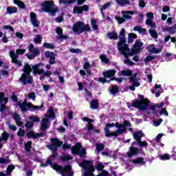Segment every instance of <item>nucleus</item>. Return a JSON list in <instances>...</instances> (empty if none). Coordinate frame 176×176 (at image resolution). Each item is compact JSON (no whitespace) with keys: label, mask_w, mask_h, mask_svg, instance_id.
<instances>
[{"label":"nucleus","mask_w":176,"mask_h":176,"mask_svg":"<svg viewBox=\"0 0 176 176\" xmlns=\"http://www.w3.org/2000/svg\"><path fill=\"white\" fill-rule=\"evenodd\" d=\"M137 76L135 74L130 77V82H131L132 85L129 87V90H131V91H134L135 90V87H139L140 86V81H138V79H137L135 77Z\"/></svg>","instance_id":"dca6fc26"},{"label":"nucleus","mask_w":176,"mask_h":176,"mask_svg":"<svg viewBox=\"0 0 176 176\" xmlns=\"http://www.w3.org/2000/svg\"><path fill=\"white\" fill-rule=\"evenodd\" d=\"M78 166L82 168V176H94V173L96 171V168L91 162L84 160L81 163H79Z\"/></svg>","instance_id":"20e7f679"},{"label":"nucleus","mask_w":176,"mask_h":176,"mask_svg":"<svg viewBox=\"0 0 176 176\" xmlns=\"http://www.w3.org/2000/svg\"><path fill=\"white\" fill-rule=\"evenodd\" d=\"M27 135H28V138L32 137V138L35 139V138H38V137H39V133L35 134V133L34 131H31L28 133Z\"/></svg>","instance_id":"8fccbe9b"},{"label":"nucleus","mask_w":176,"mask_h":176,"mask_svg":"<svg viewBox=\"0 0 176 176\" xmlns=\"http://www.w3.org/2000/svg\"><path fill=\"white\" fill-rule=\"evenodd\" d=\"M104 168V165L101 162H99L96 164V169L98 171H102Z\"/></svg>","instance_id":"052dcab7"},{"label":"nucleus","mask_w":176,"mask_h":176,"mask_svg":"<svg viewBox=\"0 0 176 176\" xmlns=\"http://www.w3.org/2000/svg\"><path fill=\"white\" fill-rule=\"evenodd\" d=\"M84 122H87L88 125H87V129L88 131H91V130H93L94 129V127L93 126L91 122H94V120H91L89 118H84L83 120Z\"/></svg>","instance_id":"7c9ffc66"},{"label":"nucleus","mask_w":176,"mask_h":176,"mask_svg":"<svg viewBox=\"0 0 176 176\" xmlns=\"http://www.w3.org/2000/svg\"><path fill=\"white\" fill-rule=\"evenodd\" d=\"M146 16L147 18L146 21V24H147V25H151V27H153V13L147 12Z\"/></svg>","instance_id":"393cba45"},{"label":"nucleus","mask_w":176,"mask_h":176,"mask_svg":"<svg viewBox=\"0 0 176 176\" xmlns=\"http://www.w3.org/2000/svg\"><path fill=\"white\" fill-rule=\"evenodd\" d=\"M111 5H112V3L111 2H108L104 5H102L100 8V12L102 14V16H104V12H102L103 10H107V9H108V8H109L111 6Z\"/></svg>","instance_id":"a18cd8bd"},{"label":"nucleus","mask_w":176,"mask_h":176,"mask_svg":"<svg viewBox=\"0 0 176 176\" xmlns=\"http://www.w3.org/2000/svg\"><path fill=\"white\" fill-rule=\"evenodd\" d=\"M107 36L109 38V39H118V34L115 32L107 33Z\"/></svg>","instance_id":"49530a36"},{"label":"nucleus","mask_w":176,"mask_h":176,"mask_svg":"<svg viewBox=\"0 0 176 176\" xmlns=\"http://www.w3.org/2000/svg\"><path fill=\"white\" fill-rule=\"evenodd\" d=\"M87 10H89V6L84 5L83 6L74 7L73 12L74 13V14H76V13L78 14H80L83 13V11L87 12Z\"/></svg>","instance_id":"a211bd4d"},{"label":"nucleus","mask_w":176,"mask_h":176,"mask_svg":"<svg viewBox=\"0 0 176 176\" xmlns=\"http://www.w3.org/2000/svg\"><path fill=\"white\" fill-rule=\"evenodd\" d=\"M138 98H140V100H135L132 103V107H134V108H137L140 111H145L151 102L148 100V99L144 98L142 95H138Z\"/></svg>","instance_id":"0eeeda50"},{"label":"nucleus","mask_w":176,"mask_h":176,"mask_svg":"<svg viewBox=\"0 0 176 176\" xmlns=\"http://www.w3.org/2000/svg\"><path fill=\"white\" fill-rule=\"evenodd\" d=\"M134 39H137V34L134 33H129L128 39L129 43H133V42H134Z\"/></svg>","instance_id":"37998d69"},{"label":"nucleus","mask_w":176,"mask_h":176,"mask_svg":"<svg viewBox=\"0 0 176 176\" xmlns=\"http://www.w3.org/2000/svg\"><path fill=\"white\" fill-rule=\"evenodd\" d=\"M149 32L153 38H157V32H156V31H155L154 30H150Z\"/></svg>","instance_id":"e2e57ef3"},{"label":"nucleus","mask_w":176,"mask_h":176,"mask_svg":"<svg viewBox=\"0 0 176 176\" xmlns=\"http://www.w3.org/2000/svg\"><path fill=\"white\" fill-rule=\"evenodd\" d=\"M109 91L113 96H115L118 91H119V88H118V86L116 85H111L109 87Z\"/></svg>","instance_id":"58836bf2"},{"label":"nucleus","mask_w":176,"mask_h":176,"mask_svg":"<svg viewBox=\"0 0 176 176\" xmlns=\"http://www.w3.org/2000/svg\"><path fill=\"white\" fill-rule=\"evenodd\" d=\"M32 145V142H31V141H29V142L25 143V151L28 152H30V151H31Z\"/></svg>","instance_id":"3c124183"},{"label":"nucleus","mask_w":176,"mask_h":176,"mask_svg":"<svg viewBox=\"0 0 176 176\" xmlns=\"http://www.w3.org/2000/svg\"><path fill=\"white\" fill-rule=\"evenodd\" d=\"M45 118H54V111L53 107H51L45 116Z\"/></svg>","instance_id":"c03bdc74"},{"label":"nucleus","mask_w":176,"mask_h":176,"mask_svg":"<svg viewBox=\"0 0 176 176\" xmlns=\"http://www.w3.org/2000/svg\"><path fill=\"white\" fill-rule=\"evenodd\" d=\"M147 50L151 54H155L156 53H160L162 49L155 47V45H149L147 47Z\"/></svg>","instance_id":"b1692460"},{"label":"nucleus","mask_w":176,"mask_h":176,"mask_svg":"<svg viewBox=\"0 0 176 176\" xmlns=\"http://www.w3.org/2000/svg\"><path fill=\"white\" fill-rule=\"evenodd\" d=\"M23 71L24 73L22 74L19 80L23 85L32 83V76L30 75L32 71L34 75H44V76H50L52 75V72L47 71L45 72L43 69H39V65H35L31 67L28 63H25Z\"/></svg>","instance_id":"f257e3e1"},{"label":"nucleus","mask_w":176,"mask_h":176,"mask_svg":"<svg viewBox=\"0 0 176 176\" xmlns=\"http://www.w3.org/2000/svg\"><path fill=\"white\" fill-rule=\"evenodd\" d=\"M9 137H10V138H13V135H10L9 133L4 132L2 133V137L0 136V149L3 146L2 142H6Z\"/></svg>","instance_id":"5701e85b"},{"label":"nucleus","mask_w":176,"mask_h":176,"mask_svg":"<svg viewBox=\"0 0 176 176\" xmlns=\"http://www.w3.org/2000/svg\"><path fill=\"white\" fill-rule=\"evenodd\" d=\"M30 17V23L32 24V25L36 28L39 27V22L38 21V19H36V14H35L34 12H31Z\"/></svg>","instance_id":"aec40b11"},{"label":"nucleus","mask_w":176,"mask_h":176,"mask_svg":"<svg viewBox=\"0 0 176 176\" xmlns=\"http://www.w3.org/2000/svg\"><path fill=\"white\" fill-rule=\"evenodd\" d=\"M45 56H46L47 58H50L49 63L51 65H53V64H54V63H56V54H54L53 52H47L45 53Z\"/></svg>","instance_id":"4be33fe9"},{"label":"nucleus","mask_w":176,"mask_h":176,"mask_svg":"<svg viewBox=\"0 0 176 176\" xmlns=\"http://www.w3.org/2000/svg\"><path fill=\"white\" fill-rule=\"evenodd\" d=\"M100 60L102 63H104L105 64H108V62L109 61V59L107 58V56L102 54L100 55Z\"/></svg>","instance_id":"4d7b16f0"},{"label":"nucleus","mask_w":176,"mask_h":176,"mask_svg":"<svg viewBox=\"0 0 176 176\" xmlns=\"http://www.w3.org/2000/svg\"><path fill=\"white\" fill-rule=\"evenodd\" d=\"M14 5H17L21 9H25V4L20 0H14Z\"/></svg>","instance_id":"4c0bfd02"},{"label":"nucleus","mask_w":176,"mask_h":176,"mask_svg":"<svg viewBox=\"0 0 176 176\" xmlns=\"http://www.w3.org/2000/svg\"><path fill=\"white\" fill-rule=\"evenodd\" d=\"M143 45H144V43L142 42H141V41L136 40V41L135 42V45H133V47L131 49V52H130V50H129V54L133 56V54H135L138 53L139 52H141V50H142V48H141V47Z\"/></svg>","instance_id":"2eb2a0df"},{"label":"nucleus","mask_w":176,"mask_h":176,"mask_svg":"<svg viewBox=\"0 0 176 176\" xmlns=\"http://www.w3.org/2000/svg\"><path fill=\"white\" fill-rule=\"evenodd\" d=\"M30 120H31L32 122H39V117H36V116H30L29 118Z\"/></svg>","instance_id":"774afa93"},{"label":"nucleus","mask_w":176,"mask_h":176,"mask_svg":"<svg viewBox=\"0 0 176 176\" xmlns=\"http://www.w3.org/2000/svg\"><path fill=\"white\" fill-rule=\"evenodd\" d=\"M17 13V7H8L6 14H13Z\"/></svg>","instance_id":"c9c22d12"},{"label":"nucleus","mask_w":176,"mask_h":176,"mask_svg":"<svg viewBox=\"0 0 176 176\" xmlns=\"http://www.w3.org/2000/svg\"><path fill=\"white\" fill-rule=\"evenodd\" d=\"M51 142H52V144L47 146V148L50 149V151H52V155L48 158L47 162L45 163L41 164L40 166L41 167H47V166L50 165L52 168H53V166H58V164H52L53 160L56 159L57 157V148L63 145V142H60L58 139H52Z\"/></svg>","instance_id":"7ed1b4c3"},{"label":"nucleus","mask_w":176,"mask_h":176,"mask_svg":"<svg viewBox=\"0 0 176 176\" xmlns=\"http://www.w3.org/2000/svg\"><path fill=\"white\" fill-rule=\"evenodd\" d=\"M133 31H138L140 34H145V29L141 26H135L133 28Z\"/></svg>","instance_id":"09e8293b"},{"label":"nucleus","mask_w":176,"mask_h":176,"mask_svg":"<svg viewBox=\"0 0 176 176\" xmlns=\"http://www.w3.org/2000/svg\"><path fill=\"white\" fill-rule=\"evenodd\" d=\"M138 142V144L139 146H148V142H142L141 140H139Z\"/></svg>","instance_id":"69168bd1"},{"label":"nucleus","mask_w":176,"mask_h":176,"mask_svg":"<svg viewBox=\"0 0 176 176\" xmlns=\"http://www.w3.org/2000/svg\"><path fill=\"white\" fill-rule=\"evenodd\" d=\"M29 54H25V56L29 58V60H32L35 58L38 54H39V49L35 48L34 45L30 44L28 46Z\"/></svg>","instance_id":"ddd939ff"},{"label":"nucleus","mask_w":176,"mask_h":176,"mask_svg":"<svg viewBox=\"0 0 176 176\" xmlns=\"http://www.w3.org/2000/svg\"><path fill=\"white\" fill-rule=\"evenodd\" d=\"M56 32L58 34L59 39H68V36L63 35V29L61 28H56Z\"/></svg>","instance_id":"c85d7f7f"},{"label":"nucleus","mask_w":176,"mask_h":176,"mask_svg":"<svg viewBox=\"0 0 176 176\" xmlns=\"http://www.w3.org/2000/svg\"><path fill=\"white\" fill-rule=\"evenodd\" d=\"M12 118L16 122L17 126H23V122H21V118L20 116L16 113L12 114Z\"/></svg>","instance_id":"cd10ccee"},{"label":"nucleus","mask_w":176,"mask_h":176,"mask_svg":"<svg viewBox=\"0 0 176 176\" xmlns=\"http://www.w3.org/2000/svg\"><path fill=\"white\" fill-rule=\"evenodd\" d=\"M133 74V72L131 70L126 69V70H122L118 72V76H130Z\"/></svg>","instance_id":"f704fd0d"},{"label":"nucleus","mask_w":176,"mask_h":176,"mask_svg":"<svg viewBox=\"0 0 176 176\" xmlns=\"http://www.w3.org/2000/svg\"><path fill=\"white\" fill-rule=\"evenodd\" d=\"M25 53V49L19 48L16 50V52L13 50L10 51V57L12 58V63L18 67H21V62L17 58H19V54L23 56Z\"/></svg>","instance_id":"6e6552de"},{"label":"nucleus","mask_w":176,"mask_h":176,"mask_svg":"<svg viewBox=\"0 0 176 176\" xmlns=\"http://www.w3.org/2000/svg\"><path fill=\"white\" fill-rule=\"evenodd\" d=\"M55 6L56 4H54V1H45L41 4V9L43 10V11L49 13L50 16H52V17H54V16H56V14H57V12H58V8Z\"/></svg>","instance_id":"423d86ee"},{"label":"nucleus","mask_w":176,"mask_h":176,"mask_svg":"<svg viewBox=\"0 0 176 176\" xmlns=\"http://www.w3.org/2000/svg\"><path fill=\"white\" fill-rule=\"evenodd\" d=\"M154 89H155V90H156L155 97H160V94H162V93H163V91H164L163 90V88H162L161 85L156 84L154 87Z\"/></svg>","instance_id":"c756f323"},{"label":"nucleus","mask_w":176,"mask_h":176,"mask_svg":"<svg viewBox=\"0 0 176 176\" xmlns=\"http://www.w3.org/2000/svg\"><path fill=\"white\" fill-rule=\"evenodd\" d=\"M102 155H103V156H108L109 155V156L113 157V159L118 158V153L115 151H103L102 152Z\"/></svg>","instance_id":"2f4dec72"},{"label":"nucleus","mask_w":176,"mask_h":176,"mask_svg":"<svg viewBox=\"0 0 176 176\" xmlns=\"http://www.w3.org/2000/svg\"><path fill=\"white\" fill-rule=\"evenodd\" d=\"M138 148L133 146L129 147V152L126 153V156H128L129 157H133V156L138 155Z\"/></svg>","instance_id":"412c9836"},{"label":"nucleus","mask_w":176,"mask_h":176,"mask_svg":"<svg viewBox=\"0 0 176 176\" xmlns=\"http://www.w3.org/2000/svg\"><path fill=\"white\" fill-rule=\"evenodd\" d=\"M18 105L23 112H25L27 108H29V109H42L43 108V104H41V107L34 106L32 103H27L25 101L19 103Z\"/></svg>","instance_id":"f8f14e48"},{"label":"nucleus","mask_w":176,"mask_h":176,"mask_svg":"<svg viewBox=\"0 0 176 176\" xmlns=\"http://www.w3.org/2000/svg\"><path fill=\"white\" fill-rule=\"evenodd\" d=\"M122 14H123V17L120 16H116L115 19L118 21L119 24H122V23H124L126 21V19H131V16L129 15H133L134 14V12L133 11H122Z\"/></svg>","instance_id":"4468645a"},{"label":"nucleus","mask_w":176,"mask_h":176,"mask_svg":"<svg viewBox=\"0 0 176 176\" xmlns=\"http://www.w3.org/2000/svg\"><path fill=\"white\" fill-rule=\"evenodd\" d=\"M6 104H8V98H5L3 92H0V112L5 111V108H6Z\"/></svg>","instance_id":"f3484780"},{"label":"nucleus","mask_w":176,"mask_h":176,"mask_svg":"<svg viewBox=\"0 0 176 176\" xmlns=\"http://www.w3.org/2000/svg\"><path fill=\"white\" fill-rule=\"evenodd\" d=\"M142 137H145V134L142 133V131L133 133V138L137 142H138V141H141V138H142Z\"/></svg>","instance_id":"a878e982"},{"label":"nucleus","mask_w":176,"mask_h":176,"mask_svg":"<svg viewBox=\"0 0 176 176\" xmlns=\"http://www.w3.org/2000/svg\"><path fill=\"white\" fill-rule=\"evenodd\" d=\"M125 34L126 32L124 31V29H122L119 36L121 42L118 43V49L124 56H125V57H129V55L130 54V49L126 44V37H124Z\"/></svg>","instance_id":"39448f33"},{"label":"nucleus","mask_w":176,"mask_h":176,"mask_svg":"<svg viewBox=\"0 0 176 176\" xmlns=\"http://www.w3.org/2000/svg\"><path fill=\"white\" fill-rule=\"evenodd\" d=\"M14 168V166L13 165H9L7 168V173H4L3 172H0V176H8L10 175L12 171H13V169Z\"/></svg>","instance_id":"473e14b6"},{"label":"nucleus","mask_w":176,"mask_h":176,"mask_svg":"<svg viewBox=\"0 0 176 176\" xmlns=\"http://www.w3.org/2000/svg\"><path fill=\"white\" fill-rule=\"evenodd\" d=\"M125 126H130V122L125 121L124 125L119 123L107 124L104 128V134L106 137H118V134L124 133Z\"/></svg>","instance_id":"f03ea898"},{"label":"nucleus","mask_w":176,"mask_h":176,"mask_svg":"<svg viewBox=\"0 0 176 176\" xmlns=\"http://www.w3.org/2000/svg\"><path fill=\"white\" fill-rule=\"evenodd\" d=\"M73 32L74 34H82L85 31H90V25H85V23L77 21L73 25Z\"/></svg>","instance_id":"1a4fd4ad"},{"label":"nucleus","mask_w":176,"mask_h":176,"mask_svg":"<svg viewBox=\"0 0 176 176\" xmlns=\"http://www.w3.org/2000/svg\"><path fill=\"white\" fill-rule=\"evenodd\" d=\"M72 153H73V155H79L81 157H85L86 149L82 147L80 143H77L72 148Z\"/></svg>","instance_id":"9b49d317"},{"label":"nucleus","mask_w":176,"mask_h":176,"mask_svg":"<svg viewBox=\"0 0 176 176\" xmlns=\"http://www.w3.org/2000/svg\"><path fill=\"white\" fill-rule=\"evenodd\" d=\"M10 160L8 158H2L0 157V164H9Z\"/></svg>","instance_id":"5fc2aeb1"},{"label":"nucleus","mask_w":176,"mask_h":176,"mask_svg":"<svg viewBox=\"0 0 176 176\" xmlns=\"http://www.w3.org/2000/svg\"><path fill=\"white\" fill-rule=\"evenodd\" d=\"M60 159L63 162H65L67 160H72V157H71L69 155H64L60 157Z\"/></svg>","instance_id":"6e6d98bb"},{"label":"nucleus","mask_w":176,"mask_h":176,"mask_svg":"<svg viewBox=\"0 0 176 176\" xmlns=\"http://www.w3.org/2000/svg\"><path fill=\"white\" fill-rule=\"evenodd\" d=\"M116 74V70L115 69H110L105 72H103L102 75L104 78H112Z\"/></svg>","instance_id":"bb28decb"},{"label":"nucleus","mask_w":176,"mask_h":176,"mask_svg":"<svg viewBox=\"0 0 176 176\" xmlns=\"http://www.w3.org/2000/svg\"><path fill=\"white\" fill-rule=\"evenodd\" d=\"M133 164H140L141 166H144L145 164V161H144V158L138 157L136 160H133Z\"/></svg>","instance_id":"e433bc0d"},{"label":"nucleus","mask_w":176,"mask_h":176,"mask_svg":"<svg viewBox=\"0 0 176 176\" xmlns=\"http://www.w3.org/2000/svg\"><path fill=\"white\" fill-rule=\"evenodd\" d=\"M162 122H163L162 119H160L158 120H154L153 122V126H155V127H157L158 126H160V124H162Z\"/></svg>","instance_id":"bf43d9fd"},{"label":"nucleus","mask_w":176,"mask_h":176,"mask_svg":"<svg viewBox=\"0 0 176 176\" xmlns=\"http://www.w3.org/2000/svg\"><path fill=\"white\" fill-rule=\"evenodd\" d=\"M166 30L170 34H174L176 32V23L173 25V27L167 28Z\"/></svg>","instance_id":"864d4df0"},{"label":"nucleus","mask_w":176,"mask_h":176,"mask_svg":"<svg viewBox=\"0 0 176 176\" xmlns=\"http://www.w3.org/2000/svg\"><path fill=\"white\" fill-rule=\"evenodd\" d=\"M28 98H30L33 101H35V98L36 96H35V94L34 92H30L28 94Z\"/></svg>","instance_id":"680f3d73"},{"label":"nucleus","mask_w":176,"mask_h":176,"mask_svg":"<svg viewBox=\"0 0 176 176\" xmlns=\"http://www.w3.org/2000/svg\"><path fill=\"white\" fill-rule=\"evenodd\" d=\"M90 21H91V27H92L93 30H94L95 31H97V30H98V25H97L98 20L91 19Z\"/></svg>","instance_id":"79ce46f5"},{"label":"nucleus","mask_w":176,"mask_h":176,"mask_svg":"<svg viewBox=\"0 0 176 176\" xmlns=\"http://www.w3.org/2000/svg\"><path fill=\"white\" fill-rule=\"evenodd\" d=\"M116 2L120 5V6H126V5H130V1L129 0H116Z\"/></svg>","instance_id":"ea45409f"},{"label":"nucleus","mask_w":176,"mask_h":176,"mask_svg":"<svg viewBox=\"0 0 176 176\" xmlns=\"http://www.w3.org/2000/svg\"><path fill=\"white\" fill-rule=\"evenodd\" d=\"M96 149L98 152H101L104 149V145L102 144H96Z\"/></svg>","instance_id":"0e129e2a"},{"label":"nucleus","mask_w":176,"mask_h":176,"mask_svg":"<svg viewBox=\"0 0 176 176\" xmlns=\"http://www.w3.org/2000/svg\"><path fill=\"white\" fill-rule=\"evenodd\" d=\"M53 170L60 173L62 176H72L74 173L72 172V167L70 165H67L65 168L61 167L60 165H54L52 166Z\"/></svg>","instance_id":"9d476101"},{"label":"nucleus","mask_w":176,"mask_h":176,"mask_svg":"<svg viewBox=\"0 0 176 176\" xmlns=\"http://www.w3.org/2000/svg\"><path fill=\"white\" fill-rule=\"evenodd\" d=\"M91 109H97L98 108V101L92 100L90 104Z\"/></svg>","instance_id":"de8ad7c7"},{"label":"nucleus","mask_w":176,"mask_h":176,"mask_svg":"<svg viewBox=\"0 0 176 176\" xmlns=\"http://www.w3.org/2000/svg\"><path fill=\"white\" fill-rule=\"evenodd\" d=\"M50 126V122H49L48 118H43L41 122L40 130H41V131H45V130H47Z\"/></svg>","instance_id":"6ab92c4d"},{"label":"nucleus","mask_w":176,"mask_h":176,"mask_svg":"<svg viewBox=\"0 0 176 176\" xmlns=\"http://www.w3.org/2000/svg\"><path fill=\"white\" fill-rule=\"evenodd\" d=\"M69 52H71V53H74L75 54H78V53H80V50L75 49V48H70Z\"/></svg>","instance_id":"338daca9"},{"label":"nucleus","mask_w":176,"mask_h":176,"mask_svg":"<svg viewBox=\"0 0 176 176\" xmlns=\"http://www.w3.org/2000/svg\"><path fill=\"white\" fill-rule=\"evenodd\" d=\"M124 57H125V58H126V59L124 60V64H126V65H131V66L135 65V63L134 62H133V61H131V60H129V59L127 58L129 56L126 57V56L124 55Z\"/></svg>","instance_id":"603ef678"},{"label":"nucleus","mask_w":176,"mask_h":176,"mask_svg":"<svg viewBox=\"0 0 176 176\" xmlns=\"http://www.w3.org/2000/svg\"><path fill=\"white\" fill-rule=\"evenodd\" d=\"M158 159H160V160H170V156L168 154V153H165V154H162L157 156Z\"/></svg>","instance_id":"a19ab883"},{"label":"nucleus","mask_w":176,"mask_h":176,"mask_svg":"<svg viewBox=\"0 0 176 176\" xmlns=\"http://www.w3.org/2000/svg\"><path fill=\"white\" fill-rule=\"evenodd\" d=\"M75 2H76V0H59L60 5H63L65 7Z\"/></svg>","instance_id":"72a5a7b5"},{"label":"nucleus","mask_w":176,"mask_h":176,"mask_svg":"<svg viewBox=\"0 0 176 176\" xmlns=\"http://www.w3.org/2000/svg\"><path fill=\"white\" fill-rule=\"evenodd\" d=\"M164 105V104L163 102L160 103L158 104H155L154 106H151V109L152 111H155V109H156V108H163V106Z\"/></svg>","instance_id":"13d9d810"}]
</instances>
